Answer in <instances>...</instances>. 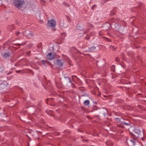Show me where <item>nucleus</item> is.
Segmentation results:
<instances>
[{
    "label": "nucleus",
    "instance_id": "1",
    "mask_svg": "<svg viewBox=\"0 0 146 146\" xmlns=\"http://www.w3.org/2000/svg\"><path fill=\"white\" fill-rule=\"evenodd\" d=\"M129 134L132 138L135 139H141L144 141V133L143 131H141L138 128H134L132 132L129 131Z\"/></svg>",
    "mask_w": 146,
    "mask_h": 146
},
{
    "label": "nucleus",
    "instance_id": "2",
    "mask_svg": "<svg viewBox=\"0 0 146 146\" xmlns=\"http://www.w3.org/2000/svg\"><path fill=\"white\" fill-rule=\"evenodd\" d=\"M24 3V0H14L13 3L14 5L17 8L22 7Z\"/></svg>",
    "mask_w": 146,
    "mask_h": 146
},
{
    "label": "nucleus",
    "instance_id": "3",
    "mask_svg": "<svg viewBox=\"0 0 146 146\" xmlns=\"http://www.w3.org/2000/svg\"><path fill=\"white\" fill-rule=\"evenodd\" d=\"M137 140L134 138H132V139L128 138L127 140V143L129 146H134L136 143L137 141Z\"/></svg>",
    "mask_w": 146,
    "mask_h": 146
},
{
    "label": "nucleus",
    "instance_id": "4",
    "mask_svg": "<svg viewBox=\"0 0 146 146\" xmlns=\"http://www.w3.org/2000/svg\"><path fill=\"white\" fill-rule=\"evenodd\" d=\"M56 21L54 19H52L48 21L47 25L48 27H54L56 25Z\"/></svg>",
    "mask_w": 146,
    "mask_h": 146
},
{
    "label": "nucleus",
    "instance_id": "5",
    "mask_svg": "<svg viewBox=\"0 0 146 146\" xmlns=\"http://www.w3.org/2000/svg\"><path fill=\"white\" fill-rule=\"evenodd\" d=\"M124 125H125L127 126H131V123L128 120H125L121 121V125H118V126L123 128L124 127H123V126Z\"/></svg>",
    "mask_w": 146,
    "mask_h": 146
},
{
    "label": "nucleus",
    "instance_id": "6",
    "mask_svg": "<svg viewBox=\"0 0 146 146\" xmlns=\"http://www.w3.org/2000/svg\"><path fill=\"white\" fill-rule=\"evenodd\" d=\"M23 35L29 38H31L32 36H34L33 33L32 32H29L26 31L23 33Z\"/></svg>",
    "mask_w": 146,
    "mask_h": 146
},
{
    "label": "nucleus",
    "instance_id": "7",
    "mask_svg": "<svg viewBox=\"0 0 146 146\" xmlns=\"http://www.w3.org/2000/svg\"><path fill=\"white\" fill-rule=\"evenodd\" d=\"M46 57L48 59L52 60L54 58V54L53 53H50L47 55Z\"/></svg>",
    "mask_w": 146,
    "mask_h": 146
},
{
    "label": "nucleus",
    "instance_id": "8",
    "mask_svg": "<svg viewBox=\"0 0 146 146\" xmlns=\"http://www.w3.org/2000/svg\"><path fill=\"white\" fill-rule=\"evenodd\" d=\"M118 21V20L117 19H115L114 18H110L108 19V21L111 23H116Z\"/></svg>",
    "mask_w": 146,
    "mask_h": 146
},
{
    "label": "nucleus",
    "instance_id": "9",
    "mask_svg": "<svg viewBox=\"0 0 146 146\" xmlns=\"http://www.w3.org/2000/svg\"><path fill=\"white\" fill-rule=\"evenodd\" d=\"M56 64L59 67H62L63 65V62L59 59L56 60Z\"/></svg>",
    "mask_w": 146,
    "mask_h": 146
},
{
    "label": "nucleus",
    "instance_id": "10",
    "mask_svg": "<svg viewBox=\"0 0 146 146\" xmlns=\"http://www.w3.org/2000/svg\"><path fill=\"white\" fill-rule=\"evenodd\" d=\"M10 56V52L9 51L5 52L3 54V57L7 58L9 57Z\"/></svg>",
    "mask_w": 146,
    "mask_h": 146
},
{
    "label": "nucleus",
    "instance_id": "11",
    "mask_svg": "<svg viewBox=\"0 0 146 146\" xmlns=\"http://www.w3.org/2000/svg\"><path fill=\"white\" fill-rule=\"evenodd\" d=\"M77 29L80 31L82 30L83 29V25L82 24L78 23L76 26Z\"/></svg>",
    "mask_w": 146,
    "mask_h": 146
},
{
    "label": "nucleus",
    "instance_id": "12",
    "mask_svg": "<svg viewBox=\"0 0 146 146\" xmlns=\"http://www.w3.org/2000/svg\"><path fill=\"white\" fill-rule=\"evenodd\" d=\"M121 119L122 118L121 117L120 118L117 117L114 119L115 120L116 123H119L120 122V123L119 125H121V121H121Z\"/></svg>",
    "mask_w": 146,
    "mask_h": 146
},
{
    "label": "nucleus",
    "instance_id": "13",
    "mask_svg": "<svg viewBox=\"0 0 146 146\" xmlns=\"http://www.w3.org/2000/svg\"><path fill=\"white\" fill-rule=\"evenodd\" d=\"M107 145L108 146H114L113 143L110 140H108L106 142Z\"/></svg>",
    "mask_w": 146,
    "mask_h": 146
},
{
    "label": "nucleus",
    "instance_id": "14",
    "mask_svg": "<svg viewBox=\"0 0 146 146\" xmlns=\"http://www.w3.org/2000/svg\"><path fill=\"white\" fill-rule=\"evenodd\" d=\"M96 47L92 46L88 48V51L89 52H94L96 49Z\"/></svg>",
    "mask_w": 146,
    "mask_h": 146
},
{
    "label": "nucleus",
    "instance_id": "15",
    "mask_svg": "<svg viewBox=\"0 0 146 146\" xmlns=\"http://www.w3.org/2000/svg\"><path fill=\"white\" fill-rule=\"evenodd\" d=\"M64 78H67L69 80V82L71 83V84L72 85V86L73 88H75L76 86L73 84L72 83L71 81L70 80V77H64Z\"/></svg>",
    "mask_w": 146,
    "mask_h": 146
},
{
    "label": "nucleus",
    "instance_id": "16",
    "mask_svg": "<svg viewBox=\"0 0 146 146\" xmlns=\"http://www.w3.org/2000/svg\"><path fill=\"white\" fill-rule=\"evenodd\" d=\"M94 35V33H91L90 34V35H87L85 37V39L86 40H89L90 38V36H92L93 35Z\"/></svg>",
    "mask_w": 146,
    "mask_h": 146
},
{
    "label": "nucleus",
    "instance_id": "17",
    "mask_svg": "<svg viewBox=\"0 0 146 146\" xmlns=\"http://www.w3.org/2000/svg\"><path fill=\"white\" fill-rule=\"evenodd\" d=\"M41 104L40 103H38L37 104V105L36 106H37V107H36V108L38 110H39L40 111H41V109H40V108L41 107Z\"/></svg>",
    "mask_w": 146,
    "mask_h": 146
},
{
    "label": "nucleus",
    "instance_id": "18",
    "mask_svg": "<svg viewBox=\"0 0 146 146\" xmlns=\"http://www.w3.org/2000/svg\"><path fill=\"white\" fill-rule=\"evenodd\" d=\"M90 100H85L84 102V104L86 106L88 105L90 103Z\"/></svg>",
    "mask_w": 146,
    "mask_h": 146
},
{
    "label": "nucleus",
    "instance_id": "19",
    "mask_svg": "<svg viewBox=\"0 0 146 146\" xmlns=\"http://www.w3.org/2000/svg\"><path fill=\"white\" fill-rule=\"evenodd\" d=\"M111 70L112 72L115 71V66L114 65H112L111 67Z\"/></svg>",
    "mask_w": 146,
    "mask_h": 146
},
{
    "label": "nucleus",
    "instance_id": "20",
    "mask_svg": "<svg viewBox=\"0 0 146 146\" xmlns=\"http://www.w3.org/2000/svg\"><path fill=\"white\" fill-rule=\"evenodd\" d=\"M26 42H24V43H22L21 44H15V45H17V46H23L24 45H25L26 44Z\"/></svg>",
    "mask_w": 146,
    "mask_h": 146
},
{
    "label": "nucleus",
    "instance_id": "21",
    "mask_svg": "<svg viewBox=\"0 0 146 146\" xmlns=\"http://www.w3.org/2000/svg\"><path fill=\"white\" fill-rule=\"evenodd\" d=\"M59 25L61 27H63L64 26V23L63 21L60 22L59 23Z\"/></svg>",
    "mask_w": 146,
    "mask_h": 146
},
{
    "label": "nucleus",
    "instance_id": "22",
    "mask_svg": "<svg viewBox=\"0 0 146 146\" xmlns=\"http://www.w3.org/2000/svg\"><path fill=\"white\" fill-rule=\"evenodd\" d=\"M115 11L114 10H112L111 11L110 14L111 15H113L115 14Z\"/></svg>",
    "mask_w": 146,
    "mask_h": 146
},
{
    "label": "nucleus",
    "instance_id": "23",
    "mask_svg": "<svg viewBox=\"0 0 146 146\" xmlns=\"http://www.w3.org/2000/svg\"><path fill=\"white\" fill-rule=\"evenodd\" d=\"M15 35L18 36H19V37H21V36H20V32L19 31H16L15 32Z\"/></svg>",
    "mask_w": 146,
    "mask_h": 146
},
{
    "label": "nucleus",
    "instance_id": "24",
    "mask_svg": "<svg viewBox=\"0 0 146 146\" xmlns=\"http://www.w3.org/2000/svg\"><path fill=\"white\" fill-rule=\"evenodd\" d=\"M4 70V68L3 67L0 66V72L2 73Z\"/></svg>",
    "mask_w": 146,
    "mask_h": 146
},
{
    "label": "nucleus",
    "instance_id": "25",
    "mask_svg": "<svg viewBox=\"0 0 146 146\" xmlns=\"http://www.w3.org/2000/svg\"><path fill=\"white\" fill-rule=\"evenodd\" d=\"M79 90L82 91H84V88L83 87H79Z\"/></svg>",
    "mask_w": 146,
    "mask_h": 146
},
{
    "label": "nucleus",
    "instance_id": "26",
    "mask_svg": "<svg viewBox=\"0 0 146 146\" xmlns=\"http://www.w3.org/2000/svg\"><path fill=\"white\" fill-rule=\"evenodd\" d=\"M47 61L46 60H42V62L43 64L45 65L47 62Z\"/></svg>",
    "mask_w": 146,
    "mask_h": 146
},
{
    "label": "nucleus",
    "instance_id": "27",
    "mask_svg": "<svg viewBox=\"0 0 146 146\" xmlns=\"http://www.w3.org/2000/svg\"><path fill=\"white\" fill-rule=\"evenodd\" d=\"M110 48L113 51H115L116 49L113 47V46H110Z\"/></svg>",
    "mask_w": 146,
    "mask_h": 146
},
{
    "label": "nucleus",
    "instance_id": "28",
    "mask_svg": "<svg viewBox=\"0 0 146 146\" xmlns=\"http://www.w3.org/2000/svg\"><path fill=\"white\" fill-rule=\"evenodd\" d=\"M115 60L117 62H119V58L118 57H116L115 59Z\"/></svg>",
    "mask_w": 146,
    "mask_h": 146
},
{
    "label": "nucleus",
    "instance_id": "29",
    "mask_svg": "<svg viewBox=\"0 0 146 146\" xmlns=\"http://www.w3.org/2000/svg\"><path fill=\"white\" fill-rule=\"evenodd\" d=\"M31 52L30 51H29L28 52H27V54L28 56H30Z\"/></svg>",
    "mask_w": 146,
    "mask_h": 146
},
{
    "label": "nucleus",
    "instance_id": "30",
    "mask_svg": "<svg viewBox=\"0 0 146 146\" xmlns=\"http://www.w3.org/2000/svg\"><path fill=\"white\" fill-rule=\"evenodd\" d=\"M78 131L80 132H82L83 131V130L80 129H78Z\"/></svg>",
    "mask_w": 146,
    "mask_h": 146
},
{
    "label": "nucleus",
    "instance_id": "31",
    "mask_svg": "<svg viewBox=\"0 0 146 146\" xmlns=\"http://www.w3.org/2000/svg\"><path fill=\"white\" fill-rule=\"evenodd\" d=\"M31 107L36 108V107H37V106H36V105H34L31 106Z\"/></svg>",
    "mask_w": 146,
    "mask_h": 146
},
{
    "label": "nucleus",
    "instance_id": "32",
    "mask_svg": "<svg viewBox=\"0 0 146 146\" xmlns=\"http://www.w3.org/2000/svg\"><path fill=\"white\" fill-rule=\"evenodd\" d=\"M22 71L21 70H17L16 71L17 73H20Z\"/></svg>",
    "mask_w": 146,
    "mask_h": 146
},
{
    "label": "nucleus",
    "instance_id": "33",
    "mask_svg": "<svg viewBox=\"0 0 146 146\" xmlns=\"http://www.w3.org/2000/svg\"><path fill=\"white\" fill-rule=\"evenodd\" d=\"M64 3L65 4V5H66L68 7L69 6V4H68L67 3Z\"/></svg>",
    "mask_w": 146,
    "mask_h": 146
},
{
    "label": "nucleus",
    "instance_id": "34",
    "mask_svg": "<svg viewBox=\"0 0 146 146\" xmlns=\"http://www.w3.org/2000/svg\"><path fill=\"white\" fill-rule=\"evenodd\" d=\"M96 5H94L92 7V10L94 9V8L96 6Z\"/></svg>",
    "mask_w": 146,
    "mask_h": 146
},
{
    "label": "nucleus",
    "instance_id": "35",
    "mask_svg": "<svg viewBox=\"0 0 146 146\" xmlns=\"http://www.w3.org/2000/svg\"><path fill=\"white\" fill-rule=\"evenodd\" d=\"M3 112H0V114H4L5 112H4V110L3 109Z\"/></svg>",
    "mask_w": 146,
    "mask_h": 146
},
{
    "label": "nucleus",
    "instance_id": "36",
    "mask_svg": "<svg viewBox=\"0 0 146 146\" xmlns=\"http://www.w3.org/2000/svg\"><path fill=\"white\" fill-rule=\"evenodd\" d=\"M99 35H102V32L101 31H100L99 32Z\"/></svg>",
    "mask_w": 146,
    "mask_h": 146
},
{
    "label": "nucleus",
    "instance_id": "37",
    "mask_svg": "<svg viewBox=\"0 0 146 146\" xmlns=\"http://www.w3.org/2000/svg\"><path fill=\"white\" fill-rule=\"evenodd\" d=\"M68 21L69 22H70V21H71V20L70 19V18H69V17H68Z\"/></svg>",
    "mask_w": 146,
    "mask_h": 146
},
{
    "label": "nucleus",
    "instance_id": "38",
    "mask_svg": "<svg viewBox=\"0 0 146 146\" xmlns=\"http://www.w3.org/2000/svg\"><path fill=\"white\" fill-rule=\"evenodd\" d=\"M83 140L85 141H88V140H85V139H83Z\"/></svg>",
    "mask_w": 146,
    "mask_h": 146
},
{
    "label": "nucleus",
    "instance_id": "39",
    "mask_svg": "<svg viewBox=\"0 0 146 146\" xmlns=\"http://www.w3.org/2000/svg\"><path fill=\"white\" fill-rule=\"evenodd\" d=\"M87 117L88 118H89L90 117V116H88V115L87 116Z\"/></svg>",
    "mask_w": 146,
    "mask_h": 146
},
{
    "label": "nucleus",
    "instance_id": "40",
    "mask_svg": "<svg viewBox=\"0 0 146 146\" xmlns=\"http://www.w3.org/2000/svg\"><path fill=\"white\" fill-rule=\"evenodd\" d=\"M109 29V28H108L107 29H105L106 30H108V29Z\"/></svg>",
    "mask_w": 146,
    "mask_h": 146
},
{
    "label": "nucleus",
    "instance_id": "41",
    "mask_svg": "<svg viewBox=\"0 0 146 146\" xmlns=\"http://www.w3.org/2000/svg\"><path fill=\"white\" fill-rule=\"evenodd\" d=\"M12 72H9L7 74V75L11 73Z\"/></svg>",
    "mask_w": 146,
    "mask_h": 146
},
{
    "label": "nucleus",
    "instance_id": "42",
    "mask_svg": "<svg viewBox=\"0 0 146 146\" xmlns=\"http://www.w3.org/2000/svg\"><path fill=\"white\" fill-rule=\"evenodd\" d=\"M73 76H75V77H76V76H72V77Z\"/></svg>",
    "mask_w": 146,
    "mask_h": 146
},
{
    "label": "nucleus",
    "instance_id": "43",
    "mask_svg": "<svg viewBox=\"0 0 146 146\" xmlns=\"http://www.w3.org/2000/svg\"><path fill=\"white\" fill-rule=\"evenodd\" d=\"M51 115L53 117H54V116L53 115Z\"/></svg>",
    "mask_w": 146,
    "mask_h": 146
},
{
    "label": "nucleus",
    "instance_id": "44",
    "mask_svg": "<svg viewBox=\"0 0 146 146\" xmlns=\"http://www.w3.org/2000/svg\"><path fill=\"white\" fill-rule=\"evenodd\" d=\"M86 33V32H84V33Z\"/></svg>",
    "mask_w": 146,
    "mask_h": 146
},
{
    "label": "nucleus",
    "instance_id": "45",
    "mask_svg": "<svg viewBox=\"0 0 146 146\" xmlns=\"http://www.w3.org/2000/svg\"><path fill=\"white\" fill-rule=\"evenodd\" d=\"M44 77H45V78H45V76H44Z\"/></svg>",
    "mask_w": 146,
    "mask_h": 146
},
{
    "label": "nucleus",
    "instance_id": "46",
    "mask_svg": "<svg viewBox=\"0 0 146 146\" xmlns=\"http://www.w3.org/2000/svg\"><path fill=\"white\" fill-rule=\"evenodd\" d=\"M64 131V132L66 131H66Z\"/></svg>",
    "mask_w": 146,
    "mask_h": 146
},
{
    "label": "nucleus",
    "instance_id": "47",
    "mask_svg": "<svg viewBox=\"0 0 146 146\" xmlns=\"http://www.w3.org/2000/svg\"><path fill=\"white\" fill-rule=\"evenodd\" d=\"M107 1H105V2H106Z\"/></svg>",
    "mask_w": 146,
    "mask_h": 146
},
{
    "label": "nucleus",
    "instance_id": "48",
    "mask_svg": "<svg viewBox=\"0 0 146 146\" xmlns=\"http://www.w3.org/2000/svg\"><path fill=\"white\" fill-rule=\"evenodd\" d=\"M15 66H16V64H15Z\"/></svg>",
    "mask_w": 146,
    "mask_h": 146
}]
</instances>
